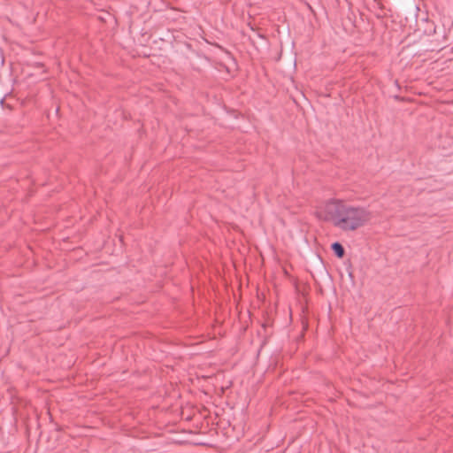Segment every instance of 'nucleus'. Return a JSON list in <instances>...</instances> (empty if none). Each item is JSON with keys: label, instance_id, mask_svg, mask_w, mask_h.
<instances>
[{"label": "nucleus", "instance_id": "obj_1", "mask_svg": "<svg viewBox=\"0 0 453 453\" xmlns=\"http://www.w3.org/2000/svg\"><path fill=\"white\" fill-rule=\"evenodd\" d=\"M315 214L319 219L330 222L346 232L356 231L372 219V212L367 207L353 205L340 199L321 203L316 207Z\"/></svg>", "mask_w": 453, "mask_h": 453}, {"label": "nucleus", "instance_id": "obj_2", "mask_svg": "<svg viewBox=\"0 0 453 453\" xmlns=\"http://www.w3.org/2000/svg\"><path fill=\"white\" fill-rule=\"evenodd\" d=\"M332 249L334 251V253L337 255L338 257H343V255H344V249H343V247L340 243H338V242L333 243Z\"/></svg>", "mask_w": 453, "mask_h": 453}]
</instances>
